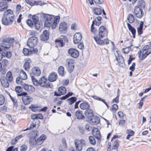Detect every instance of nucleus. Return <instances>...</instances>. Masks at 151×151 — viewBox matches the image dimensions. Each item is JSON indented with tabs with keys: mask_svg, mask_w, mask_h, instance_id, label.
I'll return each instance as SVG.
<instances>
[{
	"mask_svg": "<svg viewBox=\"0 0 151 151\" xmlns=\"http://www.w3.org/2000/svg\"><path fill=\"white\" fill-rule=\"evenodd\" d=\"M44 17L45 19V26L48 27H51L53 29L57 27L60 19V17L59 16L54 17L53 16L49 14L44 15Z\"/></svg>",
	"mask_w": 151,
	"mask_h": 151,
	"instance_id": "obj_1",
	"label": "nucleus"
},
{
	"mask_svg": "<svg viewBox=\"0 0 151 151\" xmlns=\"http://www.w3.org/2000/svg\"><path fill=\"white\" fill-rule=\"evenodd\" d=\"M0 40L1 42L0 44V51L9 48L13 45L14 39L10 37L9 35H6L2 37Z\"/></svg>",
	"mask_w": 151,
	"mask_h": 151,
	"instance_id": "obj_2",
	"label": "nucleus"
},
{
	"mask_svg": "<svg viewBox=\"0 0 151 151\" xmlns=\"http://www.w3.org/2000/svg\"><path fill=\"white\" fill-rule=\"evenodd\" d=\"M31 78L33 83L36 86L39 85L42 87L48 88L50 86V83L44 76L42 77L38 81L33 76H31Z\"/></svg>",
	"mask_w": 151,
	"mask_h": 151,
	"instance_id": "obj_3",
	"label": "nucleus"
},
{
	"mask_svg": "<svg viewBox=\"0 0 151 151\" xmlns=\"http://www.w3.org/2000/svg\"><path fill=\"white\" fill-rule=\"evenodd\" d=\"M138 53L140 59L143 60L151 53V48L150 47L149 45H146L143 47L142 51L140 50Z\"/></svg>",
	"mask_w": 151,
	"mask_h": 151,
	"instance_id": "obj_4",
	"label": "nucleus"
},
{
	"mask_svg": "<svg viewBox=\"0 0 151 151\" xmlns=\"http://www.w3.org/2000/svg\"><path fill=\"white\" fill-rule=\"evenodd\" d=\"M86 145V141L83 139H77L75 141V145L76 149L78 151H81L83 147Z\"/></svg>",
	"mask_w": 151,
	"mask_h": 151,
	"instance_id": "obj_5",
	"label": "nucleus"
},
{
	"mask_svg": "<svg viewBox=\"0 0 151 151\" xmlns=\"http://www.w3.org/2000/svg\"><path fill=\"white\" fill-rule=\"evenodd\" d=\"M27 94L26 92H23L21 94H17L18 96H22V99L23 103L25 105L29 104L32 100V98L29 96H27Z\"/></svg>",
	"mask_w": 151,
	"mask_h": 151,
	"instance_id": "obj_6",
	"label": "nucleus"
},
{
	"mask_svg": "<svg viewBox=\"0 0 151 151\" xmlns=\"http://www.w3.org/2000/svg\"><path fill=\"white\" fill-rule=\"evenodd\" d=\"M38 42V39L37 37H30L28 40L27 45L29 47L33 48L37 45Z\"/></svg>",
	"mask_w": 151,
	"mask_h": 151,
	"instance_id": "obj_7",
	"label": "nucleus"
},
{
	"mask_svg": "<svg viewBox=\"0 0 151 151\" xmlns=\"http://www.w3.org/2000/svg\"><path fill=\"white\" fill-rule=\"evenodd\" d=\"M66 65L68 71L71 72L74 68V60L72 58L67 59L66 60Z\"/></svg>",
	"mask_w": 151,
	"mask_h": 151,
	"instance_id": "obj_8",
	"label": "nucleus"
},
{
	"mask_svg": "<svg viewBox=\"0 0 151 151\" xmlns=\"http://www.w3.org/2000/svg\"><path fill=\"white\" fill-rule=\"evenodd\" d=\"M68 54L72 57L76 58L79 55L78 51L74 48H70L68 51Z\"/></svg>",
	"mask_w": 151,
	"mask_h": 151,
	"instance_id": "obj_9",
	"label": "nucleus"
},
{
	"mask_svg": "<svg viewBox=\"0 0 151 151\" xmlns=\"http://www.w3.org/2000/svg\"><path fill=\"white\" fill-rule=\"evenodd\" d=\"M134 12L136 17L138 18H141L143 15V11L138 6H135Z\"/></svg>",
	"mask_w": 151,
	"mask_h": 151,
	"instance_id": "obj_10",
	"label": "nucleus"
},
{
	"mask_svg": "<svg viewBox=\"0 0 151 151\" xmlns=\"http://www.w3.org/2000/svg\"><path fill=\"white\" fill-rule=\"evenodd\" d=\"M5 12L7 16V19L10 20L9 21L11 24L14 19L13 12L11 10L9 9L6 11Z\"/></svg>",
	"mask_w": 151,
	"mask_h": 151,
	"instance_id": "obj_11",
	"label": "nucleus"
},
{
	"mask_svg": "<svg viewBox=\"0 0 151 151\" xmlns=\"http://www.w3.org/2000/svg\"><path fill=\"white\" fill-rule=\"evenodd\" d=\"M107 33L106 29L103 26L100 27L99 30V38H103Z\"/></svg>",
	"mask_w": 151,
	"mask_h": 151,
	"instance_id": "obj_12",
	"label": "nucleus"
},
{
	"mask_svg": "<svg viewBox=\"0 0 151 151\" xmlns=\"http://www.w3.org/2000/svg\"><path fill=\"white\" fill-rule=\"evenodd\" d=\"M82 38L81 34L80 32L76 33L73 36V42L75 44H77L80 42Z\"/></svg>",
	"mask_w": 151,
	"mask_h": 151,
	"instance_id": "obj_13",
	"label": "nucleus"
},
{
	"mask_svg": "<svg viewBox=\"0 0 151 151\" xmlns=\"http://www.w3.org/2000/svg\"><path fill=\"white\" fill-rule=\"evenodd\" d=\"M94 39L96 43L99 45H104L108 44L109 43V40L107 39H105L103 40H101L99 38L97 37H94Z\"/></svg>",
	"mask_w": 151,
	"mask_h": 151,
	"instance_id": "obj_14",
	"label": "nucleus"
},
{
	"mask_svg": "<svg viewBox=\"0 0 151 151\" xmlns=\"http://www.w3.org/2000/svg\"><path fill=\"white\" fill-rule=\"evenodd\" d=\"M67 29V24L65 22H61L59 25V30L61 33L64 34L66 33Z\"/></svg>",
	"mask_w": 151,
	"mask_h": 151,
	"instance_id": "obj_15",
	"label": "nucleus"
},
{
	"mask_svg": "<svg viewBox=\"0 0 151 151\" xmlns=\"http://www.w3.org/2000/svg\"><path fill=\"white\" fill-rule=\"evenodd\" d=\"M66 92V88L63 87L61 86L58 89L57 92H55V95L56 96H60L65 94Z\"/></svg>",
	"mask_w": 151,
	"mask_h": 151,
	"instance_id": "obj_16",
	"label": "nucleus"
},
{
	"mask_svg": "<svg viewBox=\"0 0 151 151\" xmlns=\"http://www.w3.org/2000/svg\"><path fill=\"white\" fill-rule=\"evenodd\" d=\"M39 124L40 121L39 120H34L31 124L29 128H28L22 130V131H24L33 128L35 127H36V126H37L38 128L39 126Z\"/></svg>",
	"mask_w": 151,
	"mask_h": 151,
	"instance_id": "obj_17",
	"label": "nucleus"
},
{
	"mask_svg": "<svg viewBox=\"0 0 151 151\" xmlns=\"http://www.w3.org/2000/svg\"><path fill=\"white\" fill-rule=\"evenodd\" d=\"M37 131H35L32 132V134L33 136L30 138L29 141L30 143L33 145H37V140L35 139L36 136L37 135Z\"/></svg>",
	"mask_w": 151,
	"mask_h": 151,
	"instance_id": "obj_18",
	"label": "nucleus"
},
{
	"mask_svg": "<svg viewBox=\"0 0 151 151\" xmlns=\"http://www.w3.org/2000/svg\"><path fill=\"white\" fill-rule=\"evenodd\" d=\"M24 61L23 67L25 70L28 71L30 68V64L32 63V60L30 58H27L25 59Z\"/></svg>",
	"mask_w": 151,
	"mask_h": 151,
	"instance_id": "obj_19",
	"label": "nucleus"
},
{
	"mask_svg": "<svg viewBox=\"0 0 151 151\" xmlns=\"http://www.w3.org/2000/svg\"><path fill=\"white\" fill-rule=\"evenodd\" d=\"M114 55L116 60L118 62L122 63L124 62L123 58L120 54L119 51H116V52H114Z\"/></svg>",
	"mask_w": 151,
	"mask_h": 151,
	"instance_id": "obj_20",
	"label": "nucleus"
},
{
	"mask_svg": "<svg viewBox=\"0 0 151 151\" xmlns=\"http://www.w3.org/2000/svg\"><path fill=\"white\" fill-rule=\"evenodd\" d=\"M49 34L47 31L46 30L43 31L42 34L40 36V40L42 41L47 40L49 38Z\"/></svg>",
	"mask_w": 151,
	"mask_h": 151,
	"instance_id": "obj_21",
	"label": "nucleus"
},
{
	"mask_svg": "<svg viewBox=\"0 0 151 151\" xmlns=\"http://www.w3.org/2000/svg\"><path fill=\"white\" fill-rule=\"evenodd\" d=\"M41 72L39 68L34 67L32 68L31 75H34L35 76H39L40 75Z\"/></svg>",
	"mask_w": 151,
	"mask_h": 151,
	"instance_id": "obj_22",
	"label": "nucleus"
},
{
	"mask_svg": "<svg viewBox=\"0 0 151 151\" xmlns=\"http://www.w3.org/2000/svg\"><path fill=\"white\" fill-rule=\"evenodd\" d=\"M9 20L7 19V16L6 13L5 12H4L2 17V23L6 25H10V22H9Z\"/></svg>",
	"mask_w": 151,
	"mask_h": 151,
	"instance_id": "obj_23",
	"label": "nucleus"
},
{
	"mask_svg": "<svg viewBox=\"0 0 151 151\" xmlns=\"http://www.w3.org/2000/svg\"><path fill=\"white\" fill-rule=\"evenodd\" d=\"M92 132L93 136L97 139H100L101 138V135L99 131L96 128H94L92 131Z\"/></svg>",
	"mask_w": 151,
	"mask_h": 151,
	"instance_id": "obj_24",
	"label": "nucleus"
},
{
	"mask_svg": "<svg viewBox=\"0 0 151 151\" xmlns=\"http://www.w3.org/2000/svg\"><path fill=\"white\" fill-rule=\"evenodd\" d=\"M85 116L88 119V120L93 116V111L90 109L86 110L84 112Z\"/></svg>",
	"mask_w": 151,
	"mask_h": 151,
	"instance_id": "obj_25",
	"label": "nucleus"
},
{
	"mask_svg": "<svg viewBox=\"0 0 151 151\" xmlns=\"http://www.w3.org/2000/svg\"><path fill=\"white\" fill-rule=\"evenodd\" d=\"M23 86L24 90L30 92H33L35 90L33 86L25 83L23 84Z\"/></svg>",
	"mask_w": 151,
	"mask_h": 151,
	"instance_id": "obj_26",
	"label": "nucleus"
},
{
	"mask_svg": "<svg viewBox=\"0 0 151 151\" xmlns=\"http://www.w3.org/2000/svg\"><path fill=\"white\" fill-rule=\"evenodd\" d=\"M58 76L56 73L52 72L48 76V80L51 82H53L55 81L57 78Z\"/></svg>",
	"mask_w": 151,
	"mask_h": 151,
	"instance_id": "obj_27",
	"label": "nucleus"
},
{
	"mask_svg": "<svg viewBox=\"0 0 151 151\" xmlns=\"http://www.w3.org/2000/svg\"><path fill=\"white\" fill-rule=\"evenodd\" d=\"M0 51H2L1 54L3 57H6L7 58H9L12 56L11 52L10 51L6 50H3Z\"/></svg>",
	"mask_w": 151,
	"mask_h": 151,
	"instance_id": "obj_28",
	"label": "nucleus"
},
{
	"mask_svg": "<svg viewBox=\"0 0 151 151\" xmlns=\"http://www.w3.org/2000/svg\"><path fill=\"white\" fill-rule=\"evenodd\" d=\"M32 19L33 20L34 25L35 27V29H39L40 27V25L37 18L34 16L32 17Z\"/></svg>",
	"mask_w": 151,
	"mask_h": 151,
	"instance_id": "obj_29",
	"label": "nucleus"
},
{
	"mask_svg": "<svg viewBox=\"0 0 151 151\" xmlns=\"http://www.w3.org/2000/svg\"><path fill=\"white\" fill-rule=\"evenodd\" d=\"M46 136L44 134L41 135L37 140V145L42 144L46 139Z\"/></svg>",
	"mask_w": 151,
	"mask_h": 151,
	"instance_id": "obj_30",
	"label": "nucleus"
},
{
	"mask_svg": "<svg viewBox=\"0 0 151 151\" xmlns=\"http://www.w3.org/2000/svg\"><path fill=\"white\" fill-rule=\"evenodd\" d=\"M89 120L91 121L93 124H97L99 123L100 119L99 117L97 116H93Z\"/></svg>",
	"mask_w": 151,
	"mask_h": 151,
	"instance_id": "obj_31",
	"label": "nucleus"
},
{
	"mask_svg": "<svg viewBox=\"0 0 151 151\" xmlns=\"http://www.w3.org/2000/svg\"><path fill=\"white\" fill-rule=\"evenodd\" d=\"M7 3L5 2H0V11H3L6 9L8 7Z\"/></svg>",
	"mask_w": 151,
	"mask_h": 151,
	"instance_id": "obj_32",
	"label": "nucleus"
},
{
	"mask_svg": "<svg viewBox=\"0 0 151 151\" xmlns=\"http://www.w3.org/2000/svg\"><path fill=\"white\" fill-rule=\"evenodd\" d=\"M127 26L129 29L131 31L133 36L134 38L135 37L136 30L135 29L131 26L130 24L129 23L127 24Z\"/></svg>",
	"mask_w": 151,
	"mask_h": 151,
	"instance_id": "obj_33",
	"label": "nucleus"
},
{
	"mask_svg": "<svg viewBox=\"0 0 151 151\" xmlns=\"http://www.w3.org/2000/svg\"><path fill=\"white\" fill-rule=\"evenodd\" d=\"M144 22L142 21H141L139 27H138L137 29L138 34L139 35L142 34L143 33V27Z\"/></svg>",
	"mask_w": 151,
	"mask_h": 151,
	"instance_id": "obj_34",
	"label": "nucleus"
},
{
	"mask_svg": "<svg viewBox=\"0 0 151 151\" xmlns=\"http://www.w3.org/2000/svg\"><path fill=\"white\" fill-rule=\"evenodd\" d=\"M79 106L80 108L83 110L88 109L90 107L89 105L86 102L81 103L80 104Z\"/></svg>",
	"mask_w": 151,
	"mask_h": 151,
	"instance_id": "obj_35",
	"label": "nucleus"
},
{
	"mask_svg": "<svg viewBox=\"0 0 151 151\" xmlns=\"http://www.w3.org/2000/svg\"><path fill=\"white\" fill-rule=\"evenodd\" d=\"M19 76L18 77L22 79L23 80H25L27 78V76L26 73L22 70L20 71Z\"/></svg>",
	"mask_w": 151,
	"mask_h": 151,
	"instance_id": "obj_36",
	"label": "nucleus"
},
{
	"mask_svg": "<svg viewBox=\"0 0 151 151\" xmlns=\"http://www.w3.org/2000/svg\"><path fill=\"white\" fill-rule=\"evenodd\" d=\"M76 115L78 119H82L84 118L83 115L80 111H77L76 113Z\"/></svg>",
	"mask_w": 151,
	"mask_h": 151,
	"instance_id": "obj_37",
	"label": "nucleus"
},
{
	"mask_svg": "<svg viewBox=\"0 0 151 151\" xmlns=\"http://www.w3.org/2000/svg\"><path fill=\"white\" fill-rule=\"evenodd\" d=\"M93 12L94 14L97 15L101 14L102 12L101 9L97 7H95L94 8Z\"/></svg>",
	"mask_w": 151,
	"mask_h": 151,
	"instance_id": "obj_38",
	"label": "nucleus"
},
{
	"mask_svg": "<svg viewBox=\"0 0 151 151\" xmlns=\"http://www.w3.org/2000/svg\"><path fill=\"white\" fill-rule=\"evenodd\" d=\"M58 72L59 74L63 76L64 75L65 73L64 68L63 66H60L58 69Z\"/></svg>",
	"mask_w": 151,
	"mask_h": 151,
	"instance_id": "obj_39",
	"label": "nucleus"
},
{
	"mask_svg": "<svg viewBox=\"0 0 151 151\" xmlns=\"http://www.w3.org/2000/svg\"><path fill=\"white\" fill-rule=\"evenodd\" d=\"M127 19L129 22L130 23H133L134 21V16L131 14H130L128 15Z\"/></svg>",
	"mask_w": 151,
	"mask_h": 151,
	"instance_id": "obj_40",
	"label": "nucleus"
},
{
	"mask_svg": "<svg viewBox=\"0 0 151 151\" xmlns=\"http://www.w3.org/2000/svg\"><path fill=\"white\" fill-rule=\"evenodd\" d=\"M2 85L5 88L8 87L9 85L7 80H2L1 81Z\"/></svg>",
	"mask_w": 151,
	"mask_h": 151,
	"instance_id": "obj_41",
	"label": "nucleus"
},
{
	"mask_svg": "<svg viewBox=\"0 0 151 151\" xmlns=\"http://www.w3.org/2000/svg\"><path fill=\"white\" fill-rule=\"evenodd\" d=\"M138 6L141 8H144L145 6V3L143 0H139L137 2Z\"/></svg>",
	"mask_w": 151,
	"mask_h": 151,
	"instance_id": "obj_42",
	"label": "nucleus"
},
{
	"mask_svg": "<svg viewBox=\"0 0 151 151\" xmlns=\"http://www.w3.org/2000/svg\"><path fill=\"white\" fill-rule=\"evenodd\" d=\"M6 79L10 81H11L13 79L12 73L10 71L8 72L6 75Z\"/></svg>",
	"mask_w": 151,
	"mask_h": 151,
	"instance_id": "obj_43",
	"label": "nucleus"
},
{
	"mask_svg": "<svg viewBox=\"0 0 151 151\" xmlns=\"http://www.w3.org/2000/svg\"><path fill=\"white\" fill-rule=\"evenodd\" d=\"M88 139L89 140V142L91 144L94 145L96 144V140L93 136H89Z\"/></svg>",
	"mask_w": 151,
	"mask_h": 151,
	"instance_id": "obj_44",
	"label": "nucleus"
},
{
	"mask_svg": "<svg viewBox=\"0 0 151 151\" xmlns=\"http://www.w3.org/2000/svg\"><path fill=\"white\" fill-rule=\"evenodd\" d=\"M93 98L95 99L101 101L102 102H103L105 104V105L107 107V108H109L108 105H107L106 102L105 101L104 99H103L101 98H100L96 96H93Z\"/></svg>",
	"mask_w": 151,
	"mask_h": 151,
	"instance_id": "obj_45",
	"label": "nucleus"
},
{
	"mask_svg": "<svg viewBox=\"0 0 151 151\" xmlns=\"http://www.w3.org/2000/svg\"><path fill=\"white\" fill-rule=\"evenodd\" d=\"M67 149L66 144L64 143V145H60L59 148V151H65Z\"/></svg>",
	"mask_w": 151,
	"mask_h": 151,
	"instance_id": "obj_46",
	"label": "nucleus"
},
{
	"mask_svg": "<svg viewBox=\"0 0 151 151\" xmlns=\"http://www.w3.org/2000/svg\"><path fill=\"white\" fill-rule=\"evenodd\" d=\"M76 97H72L67 100L68 102L70 105H71L74 103L76 101Z\"/></svg>",
	"mask_w": 151,
	"mask_h": 151,
	"instance_id": "obj_47",
	"label": "nucleus"
},
{
	"mask_svg": "<svg viewBox=\"0 0 151 151\" xmlns=\"http://www.w3.org/2000/svg\"><path fill=\"white\" fill-rule=\"evenodd\" d=\"M23 52L25 55H31V51L28 49L24 48L23 50Z\"/></svg>",
	"mask_w": 151,
	"mask_h": 151,
	"instance_id": "obj_48",
	"label": "nucleus"
},
{
	"mask_svg": "<svg viewBox=\"0 0 151 151\" xmlns=\"http://www.w3.org/2000/svg\"><path fill=\"white\" fill-rule=\"evenodd\" d=\"M29 108L33 111H36L39 110L37 106H36L35 105L33 104L31 105Z\"/></svg>",
	"mask_w": 151,
	"mask_h": 151,
	"instance_id": "obj_49",
	"label": "nucleus"
},
{
	"mask_svg": "<svg viewBox=\"0 0 151 151\" xmlns=\"http://www.w3.org/2000/svg\"><path fill=\"white\" fill-rule=\"evenodd\" d=\"M118 107L117 105L116 104H114L112 106L111 110V111L115 112L118 109Z\"/></svg>",
	"mask_w": 151,
	"mask_h": 151,
	"instance_id": "obj_50",
	"label": "nucleus"
},
{
	"mask_svg": "<svg viewBox=\"0 0 151 151\" xmlns=\"http://www.w3.org/2000/svg\"><path fill=\"white\" fill-rule=\"evenodd\" d=\"M55 42L57 45H59L60 47H62L63 45V41L61 40H55Z\"/></svg>",
	"mask_w": 151,
	"mask_h": 151,
	"instance_id": "obj_51",
	"label": "nucleus"
},
{
	"mask_svg": "<svg viewBox=\"0 0 151 151\" xmlns=\"http://www.w3.org/2000/svg\"><path fill=\"white\" fill-rule=\"evenodd\" d=\"M130 50V47H128L122 49V52L124 54H127L129 52Z\"/></svg>",
	"mask_w": 151,
	"mask_h": 151,
	"instance_id": "obj_52",
	"label": "nucleus"
},
{
	"mask_svg": "<svg viewBox=\"0 0 151 151\" xmlns=\"http://www.w3.org/2000/svg\"><path fill=\"white\" fill-rule=\"evenodd\" d=\"M45 4L44 2L42 1H34V5H40V6H42L44 5Z\"/></svg>",
	"mask_w": 151,
	"mask_h": 151,
	"instance_id": "obj_53",
	"label": "nucleus"
},
{
	"mask_svg": "<svg viewBox=\"0 0 151 151\" xmlns=\"http://www.w3.org/2000/svg\"><path fill=\"white\" fill-rule=\"evenodd\" d=\"M5 101L4 96L2 95H0V105H2L4 104Z\"/></svg>",
	"mask_w": 151,
	"mask_h": 151,
	"instance_id": "obj_54",
	"label": "nucleus"
},
{
	"mask_svg": "<svg viewBox=\"0 0 151 151\" xmlns=\"http://www.w3.org/2000/svg\"><path fill=\"white\" fill-rule=\"evenodd\" d=\"M27 23L29 27H32L34 25L33 20L32 19V20L28 19L27 21Z\"/></svg>",
	"mask_w": 151,
	"mask_h": 151,
	"instance_id": "obj_55",
	"label": "nucleus"
},
{
	"mask_svg": "<svg viewBox=\"0 0 151 151\" xmlns=\"http://www.w3.org/2000/svg\"><path fill=\"white\" fill-rule=\"evenodd\" d=\"M22 87L21 86H17L15 88V90L18 93V94H21L23 92H22Z\"/></svg>",
	"mask_w": 151,
	"mask_h": 151,
	"instance_id": "obj_56",
	"label": "nucleus"
},
{
	"mask_svg": "<svg viewBox=\"0 0 151 151\" xmlns=\"http://www.w3.org/2000/svg\"><path fill=\"white\" fill-rule=\"evenodd\" d=\"M22 79L18 77L16 79V82L17 84H21L23 86V84H24L22 81Z\"/></svg>",
	"mask_w": 151,
	"mask_h": 151,
	"instance_id": "obj_57",
	"label": "nucleus"
},
{
	"mask_svg": "<svg viewBox=\"0 0 151 151\" xmlns=\"http://www.w3.org/2000/svg\"><path fill=\"white\" fill-rule=\"evenodd\" d=\"M94 24V21H93L92 23L91 26V31L94 34H95L97 32V30L93 27V24Z\"/></svg>",
	"mask_w": 151,
	"mask_h": 151,
	"instance_id": "obj_58",
	"label": "nucleus"
},
{
	"mask_svg": "<svg viewBox=\"0 0 151 151\" xmlns=\"http://www.w3.org/2000/svg\"><path fill=\"white\" fill-rule=\"evenodd\" d=\"M119 90L118 89V94L117 95V96L114 99L112 100V102L113 103H118L119 102Z\"/></svg>",
	"mask_w": 151,
	"mask_h": 151,
	"instance_id": "obj_59",
	"label": "nucleus"
},
{
	"mask_svg": "<svg viewBox=\"0 0 151 151\" xmlns=\"http://www.w3.org/2000/svg\"><path fill=\"white\" fill-rule=\"evenodd\" d=\"M28 147L25 145H22L20 147V151H26Z\"/></svg>",
	"mask_w": 151,
	"mask_h": 151,
	"instance_id": "obj_60",
	"label": "nucleus"
},
{
	"mask_svg": "<svg viewBox=\"0 0 151 151\" xmlns=\"http://www.w3.org/2000/svg\"><path fill=\"white\" fill-rule=\"evenodd\" d=\"M6 151H18L17 148H14V146L9 147L7 150Z\"/></svg>",
	"mask_w": 151,
	"mask_h": 151,
	"instance_id": "obj_61",
	"label": "nucleus"
},
{
	"mask_svg": "<svg viewBox=\"0 0 151 151\" xmlns=\"http://www.w3.org/2000/svg\"><path fill=\"white\" fill-rule=\"evenodd\" d=\"M9 64L8 61L6 59H3L2 61V65L6 66Z\"/></svg>",
	"mask_w": 151,
	"mask_h": 151,
	"instance_id": "obj_62",
	"label": "nucleus"
},
{
	"mask_svg": "<svg viewBox=\"0 0 151 151\" xmlns=\"http://www.w3.org/2000/svg\"><path fill=\"white\" fill-rule=\"evenodd\" d=\"M126 132L127 134L130 135L131 136L133 135L134 134V132L130 129L127 130Z\"/></svg>",
	"mask_w": 151,
	"mask_h": 151,
	"instance_id": "obj_63",
	"label": "nucleus"
},
{
	"mask_svg": "<svg viewBox=\"0 0 151 151\" xmlns=\"http://www.w3.org/2000/svg\"><path fill=\"white\" fill-rule=\"evenodd\" d=\"M26 2L31 6L34 5V1L33 0H25Z\"/></svg>",
	"mask_w": 151,
	"mask_h": 151,
	"instance_id": "obj_64",
	"label": "nucleus"
}]
</instances>
